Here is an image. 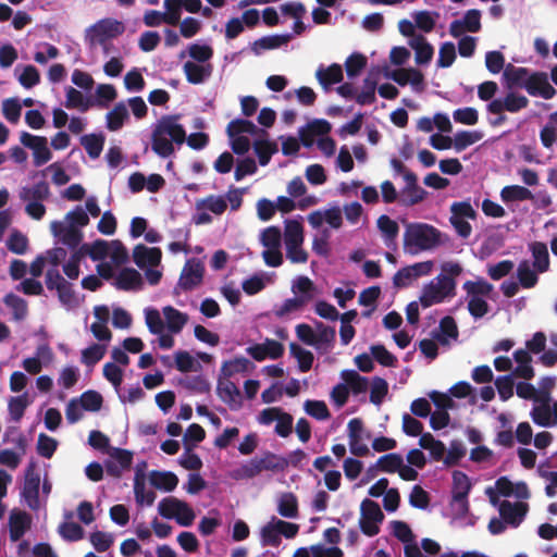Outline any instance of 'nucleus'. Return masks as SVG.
Masks as SVG:
<instances>
[{
  "label": "nucleus",
  "instance_id": "1",
  "mask_svg": "<svg viewBox=\"0 0 557 557\" xmlns=\"http://www.w3.org/2000/svg\"><path fill=\"white\" fill-rule=\"evenodd\" d=\"M177 116H162L151 134V149L161 158H168L174 153L173 143L182 145L186 139L183 125L176 123Z\"/></svg>",
  "mask_w": 557,
  "mask_h": 557
},
{
  "label": "nucleus",
  "instance_id": "2",
  "mask_svg": "<svg viewBox=\"0 0 557 557\" xmlns=\"http://www.w3.org/2000/svg\"><path fill=\"white\" fill-rule=\"evenodd\" d=\"M441 232L425 223H410L404 233V250L409 255H417L440 245Z\"/></svg>",
  "mask_w": 557,
  "mask_h": 557
},
{
  "label": "nucleus",
  "instance_id": "3",
  "mask_svg": "<svg viewBox=\"0 0 557 557\" xmlns=\"http://www.w3.org/2000/svg\"><path fill=\"white\" fill-rule=\"evenodd\" d=\"M456 282L447 275H437L435 280L424 286L420 296V304L423 308H429L435 304L442 302L446 297L455 295Z\"/></svg>",
  "mask_w": 557,
  "mask_h": 557
},
{
  "label": "nucleus",
  "instance_id": "4",
  "mask_svg": "<svg viewBox=\"0 0 557 557\" xmlns=\"http://www.w3.org/2000/svg\"><path fill=\"white\" fill-rule=\"evenodd\" d=\"M125 26L122 22L114 18H102L92 24L86 30V39L90 46L104 45L113 38L122 35Z\"/></svg>",
  "mask_w": 557,
  "mask_h": 557
},
{
  "label": "nucleus",
  "instance_id": "5",
  "mask_svg": "<svg viewBox=\"0 0 557 557\" xmlns=\"http://www.w3.org/2000/svg\"><path fill=\"white\" fill-rule=\"evenodd\" d=\"M360 513L359 527L361 532L370 537L376 535L380 532L379 523L384 520V513L380 505L366 498L360 505Z\"/></svg>",
  "mask_w": 557,
  "mask_h": 557
},
{
  "label": "nucleus",
  "instance_id": "6",
  "mask_svg": "<svg viewBox=\"0 0 557 557\" xmlns=\"http://www.w3.org/2000/svg\"><path fill=\"white\" fill-rule=\"evenodd\" d=\"M45 283L49 290H55L61 304L72 306L76 302L73 284L66 281L58 269H48L45 275Z\"/></svg>",
  "mask_w": 557,
  "mask_h": 557
},
{
  "label": "nucleus",
  "instance_id": "7",
  "mask_svg": "<svg viewBox=\"0 0 557 557\" xmlns=\"http://www.w3.org/2000/svg\"><path fill=\"white\" fill-rule=\"evenodd\" d=\"M20 140L22 145L33 150L35 166H41L51 160L52 153L46 137L22 132Z\"/></svg>",
  "mask_w": 557,
  "mask_h": 557
},
{
  "label": "nucleus",
  "instance_id": "8",
  "mask_svg": "<svg viewBox=\"0 0 557 557\" xmlns=\"http://www.w3.org/2000/svg\"><path fill=\"white\" fill-rule=\"evenodd\" d=\"M203 275V263L197 258H191L186 261L182 270L178 286L185 292L191 290L202 283Z\"/></svg>",
  "mask_w": 557,
  "mask_h": 557
},
{
  "label": "nucleus",
  "instance_id": "9",
  "mask_svg": "<svg viewBox=\"0 0 557 557\" xmlns=\"http://www.w3.org/2000/svg\"><path fill=\"white\" fill-rule=\"evenodd\" d=\"M523 88L530 96L542 97L546 100L552 99L556 95V89L548 82V76L545 72H534L523 84Z\"/></svg>",
  "mask_w": 557,
  "mask_h": 557
},
{
  "label": "nucleus",
  "instance_id": "10",
  "mask_svg": "<svg viewBox=\"0 0 557 557\" xmlns=\"http://www.w3.org/2000/svg\"><path fill=\"white\" fill-rule=\"evenodd\" d=\"M39 474L35 471V465L30 463L26 469L22 497L25 499L27 506L33 510L39 508Z\"/></svg>",
  "mask_w": 557,
  "mask_h": 557
},
{
  "label": "nucleus",
  "instance_id": "11",
  "mask_svg": "<svg viewBox=\"0 0 557 557\" xmlns=\"http://www.w3.org/2000/svg\"><path fill=\"white\" fill-rule=\"evenodd\" d=\"M481 25V12L478 9L468 10L462 20H455L449 25V34L459 38L465 32L478 33Z\"/></svg>",
  "mask_w": 557,
  "mask_h": 557
},
{
  "label": "nucleus",
  "instance_id": "12",
  "mask_svg": "<svg viewBox=\"0 0 557 557\" xmlns=\"http://www.w3.org/2000/svg\"><path fill=\"white\" fill-rule=\"evenodd\" d=\"M246 351L256 361H263L267 358L275 360L283 356L284 346L275 339L267 338L261 344L249 346Z\"/></svg>",
  "mask_w": 557,
  "mask_h": 557
},
{
  "label": "nucleus",
  "instance_id": "13",
  "mask_svg": "<svg viewBox=\"0 0 557 557\" xmlns=\"http://www.w3.org/2000/svg\"><path fill=\"white\" fill-rule=\"evenodd\" d=\"M51 233L61 243L71 249H75L83 240V233L74 225H67L60 221H53L50 225Z\"/></svg>",
  "mask_w": 557,
  "mask_h": 557
},
{
  "label": "nucleus",
  "instance_id": "14",
  "mask_svg": "<svg viewBox=\"0 0 557 557\" xmlns=\"http://www.w3.org/2000/svg\"><path fill=\"white\" fill-rule=\"evenodd\" d=\"M32 517L23 510L13 509L9 516V532L12 542L20 541L30 529Z\"/></svg>",
  "mask_w": 557,
  "mask_h": 557
},
{
  "label": "nucleus",
  "instance_id": "15",
  "mask_svg": "<svg viewBox=\"0 0 557 557\" xmlns=\"http://www.w3.org/2000/svg\"><path fill=\"white\" fill-rule=\"evenodd\" d=\"M528 512V504L510 503L509 500H503L499 505V515L502 519L513 528L520 525Z\"/></svg>",
  "mask_w": 557,
  "mask_h": 557
},
{
  "label": "nucleus",
  "instance_id": "16",
  "mask_svg": "<svg viewBox=\"0 0 557 557\" xmlns=\"http://www.w3.org/2000/svg\"><path fill=\"white\" fill-rule=\"evenodd\" d=\"M161 259L162 251L159 247L149 248L138 244L133 249V260L140 269H145L147 265L158 267L161 263Z\"/></svg>",
  "mask_w": 557,
  "mask_h": 557
},
{
  "label": "nucleus",
  "instance_id": "17",
  "mask_svg": "<svg viewBox=\"0 0 557 557\" xmlns=\"http://www.w3.org/2000/svg\"><path fill=\"white\" fill-rule=\"evenodd\" d=\"M363 422L354 418L348 422L349 447L352 455L363 457L369 454V448L362 443Z\"/></svg>",
  "mask_w": 557,
  "mask_h": 557
},
{
  "label": "nucleus",
  "instance_id": "18",
  "mask_svg": "<svg viewBox=\"0 0 557 557\" xmlns=\"http://www.w3.org/2000/svg\"><path fill=\"white\" fill-rule=\"evenodd\" d=\"M144 282L141 274L133 268H124L117 274L114 286L120 290H139Z\"/></svg>",
  "mask_w": 557,
  "mask_h": 557
},
{
  "label": "nucleus",
  "instance_id": "19",
  "mask_svg": "<svg viewBox=\"0 0 557 557\" xmlns=\"http://www.w3.org/2000/svg\"><path fill=\"white\" fill-rule=\"evenodd\" d=\"M227 379L228 377L219 380L216 394L223 403L231 407V409H238L242 405L240 392L235 383Z\"/></svg>",
  "mask_w": 557,
  "mask_h": 557
},
{
  "label": "nucleus",
  "instance_id": "20",
  "mask_svg": "<svg viewBox=\"0 0 557 557\" xmlns=\"http://www.w3.org/2000/svg\"><path fill=\"white\" fill-rule=\"evenodd\" d=\"M188 83L199 85L205 83L212 74V65L210 63L201 64L194 61H187L183 65Z\"/></svg>",
  "mask_w": 557,
  "mask_h": 557
},
{
  "label": "nucleus",
  "instance_id": "21",
  "mask_svg": "<svg viewBox=\"0 0 557 557\" xmlns=\"http://www.w3.org/2000/svg\"><path fill=\"white\" fill-rule=\"evenodd\" d=\"M258 463L262 471H273V472H282L284 471L289 461L280 455H276L270 450L263 451L260 456H256Z\"/></svg>",
  "mask_w": 557,
  "mask_h": 557
},
{
  "label": "nucleus",
  "instance_id": "22",
  "mask_svg": "<svg viewBox=\"0 0 557 557\" xmlns=\"http://www.w3.org/2000/svg\"><path fill=\"white\" fill-rule=\"evenodd\" d=\"M530 75L529 69L517 67L509 63L504 70L503 78L508 89H512L515 87L523 88V84Z\"/></svg>",
  "mask_w": 557,
  "mask_h": 557
},
{
  "label": "nucleus",
  "instance_id": "23",
  "mask_svg": "<svg viewBox=\"0 0 557 557\" xmlns=\"http://www.w3.org/2000/svg\"><path fill=\"white\" fill-rule=\"evenodd\" d=\"M290 39V34L264 36L252 42L251 50L258 55L262 50L280 48L286 45Z\"/></svg>",
  "mask_w": 557,
  "mask_h": 557
},
{
  "label": "nucleus",
  "instance_id": "24",
  "mask_svg": "<svg viewBox=\"0 0 557 557\" xmlns=\"http://www.w3.org/2000/svg\"><path fill=\"white\" fill-rule=\"evenodd\" d=\"M409 45L414 50L417 64H428L432 60L434 49L424 36H416L410 39Z\"/></svg>",
  "mask_w": 557,
  "mask_h": 557
},
{
  "label": "nucleus",
  "instance_id": "25",
  "mask_svg": "<svg viewBox=\"0 0 557 557\" xmlns=\"http://www.w3.org/2000/svg\"><path fill=\"white\" fill-rule=\"evenodd\" d=\"M529 248L532 252L534 269L540 273L546 272L549 269V253L546 244L533 242Z\"/></svg>",
  "mask_w": 557,
  "mask_h": 557
},
{
  "label": "nucleus",
  "instance_id": "26",
  "mask_svg": "<svg viewBox=\"0 0 557 557\" xmlns=\"http://www.w3.org/2000/svg\"><path fill=\"white\" fill-rule=\"evenodd\" d=\"M163 314L169 331L174 334L180 333L188 322V314L175 309L172 306L164 307Z\"/></svg>",
  "mask_w": 557,
  "mask_h": 557
},
{
  "label": "nucleus",
  "instance_id": "27",
  "mask_svg": "<svg viewBox=\"0 0 557 557\" xmlns=\"http://www.w3.org/2000/svg\"><path fill=\"white\" fill-rule=\"evenodd\" d=\"M226 133L230 138L240 136L244 133L251 134V135H255L258 133H260L262 135H268V133L264 129H258L257 126L251 121L245 120V119H235V120L231 121L227 124Z\"/></svg>",
  "mask_w": 557,
  "mask_h": 557
},
{
  "label": "nucleus",
  "instance_id": "28",
  "mask_svg": "<svg viewBox=\"0 0 557 557\" xmlns=\"http://www.w3.org/2000/svg\"><path fill=\"white\" fill-rule=\"evenodd\" d=\"M150 483L156 488L172 492L178 484V478L170 471L153 470L150 473Z\"/></svg>",
  "mask_w": 557,
  "mask_h": 557
},
{
  "label": "nucleus",
  "instance_id": "29",
  "mask_svg": "<svg viewBox=\"0 0 557 557\" xmlns=\"http://www.w3.org/2000/svg\"><path fill=\"white\" fill-rule=\"evenodd\" d=\"M129 114L124 102L116 103L106 115L107 128L111 132L121 129L124 122L128 120Z\"/></svg>",
  "mask_w": 557,
  "mask_h": 557
},
{
  "label": "nucleus",
  "instance_id": "30",
  "mask_svg": "<svg viewBox=\"0 0 557 557\" xmlns=\"http://www.w3.org/2000/svg\"><path fill=\"white\" fill-rule=\"evenodd\" d=\"M500 198L504 202L533 200L534 196L530 189L520 185H508L500 190Z\"/></svg>",
  "mask_w": 557,
  "mask_h": 557
},
{
  "label": "nucleus",
  "instance_id": "31",
  "mask_svg": "<svg viewBox=\"0 0 557 557\" xmlns=\"http://www.w3.org/2000/svg\"><path fill=\"white\" fill-rule=\"evenodd\" d=\"M315 76L323 87L341 83L344 77L342 66L337 63H333L326 69L319 67Z\"/></svg>",
  "mask_w": 557,
  "mask_h": 557
},
{
  "label": "nucleus",
  "instance_id": "32",
  "mask_svg": "<svg viewBox=\"0 0 557 557\" xmlns=\"http://www.w3.org/2000/svg\"><path fill=\"white\" fill-rule=\"evenodd\" d=\"M106 137L103 134H87L81 137V145L91 159L100 157Z\"/></svg>",
  "mask_w": 557,
  "mask_h": 557
},
{
  "label": "nucleus",
  "instance_id": "33",
  "mask_svg": "<svg viewBox=\"0 0 557 557\" xmlns=\"http://www.w3.org/2000/svg\"><path fill=\"white\" fill-rule=\"evenodd\" d=\"M253 149L262 166L269 164L271 157L278 151L277 144L268 139H257L253 141Z\"/></svg>",
  "mask_w": 557,
  "mask_h": 557
},
{
  "label": "nucleus",
  "instance_id": "34",
  "mask_svg": "<svg viewBox=\"0 0 557 557\" xmlns=\"http://www.w3.org/2000/svg\"><path fill=\"white\" fill-rule=\"evenodd\" d=\"M134 494L136 502L140 505L151 506L156 499V493L152 490H146L145 475L139 472L135 474Z\"/></svg>",
  "mask_w": 557,
  "mask_h": 557
},
{
  "label": "nucleus",
  "instance_id": "35",
  "mask_svg": "<svg viewBox=\"0 0 557 557\" xmlns=\"http://www.w3.org/2000/svg\"><path fill=\"white\" fill-rule=\"evenodd\" d=\"M377 228L384 237L387 246L394 243L399 233V226L396 221L392 220L388 215L382 214L376 221Z\"/></svg>",
  "mask_w": 557,
  "mask_h": 557
},
{
  "label": "nucleus",
  "instance_id": "36",
  "mask_svg": "<svg viewBox=\"0 0 557 557\" xmlns=\"http://www.w3.org/2000/svg\"><path fill=\"white\" fill-rule=\"evenodd\" d=\"M472 484L469 476L459 470L453 472V498H467Z\"/></svg>",
  "mask_w": 557,
  "mask_h": 557
},
{
  "label": "nucleus",
  "instance_id": "37",
  "mask_svg": "<svg viewBox=\"0 0 557 557\" xmlns=\"http://www.w3.org/2000/svg\"><path fill=\"white\" fill-rule=\"evenodd\" d=\"M50 189L46 182H39L33 187H24L20 197L24 201H42L49 197Z\"/></svg>",
  "mask_w": 557,
  "mask_h": 557
},
{
  "label": "nucleus",
  "instance_id": "38",
  "mask_svg": "<svg viewBox=\"0 0 557 557\" xmlns=\"http://www.w3.org/2000/svg\"><path fill=\"white\" fill-rule=\"evenodd\" d=\"M289 351L297 359L301 372H308L312 368L314 356L310 350L302 348L297 343H290Z\"/></svg>",
  "mask_w": 557,
  "mask_h": 557
},
{
  "label": "nucleus",
  "instance_id": "39",
  "mask_svg": "<svg viewBox=\"0 0 557 557\" xmlns=\"http://www.w3.org/2000/svg\"><path fill=\"white\" fill-rule=\"evenodd\" d=\"M277 511L284 518H297L298 500L295 494L284 493L278 500Z\"/></svg>",
  "mask_w": 557,
  "mask_h": 557
},
{
  "label": "nucleus",
  "instance_id": "40",
  "mask_svg": "<svg viewBox=\"0 0 557 557\" xmlns=\"http://www.w3.org/2000/svg\"><path fill=\"white\" fill-rule=\"evenodd\" d=\"M342 377L346 382L348 388H350L354 394L364 393L368 388V379L361 376L355 370H344L342 372Z\"/></svg>",
  "mask_w": 557,
  "mask_h": 557
},
{
  "label": "nucleus",
  "instance_id": "41",
  "mask_svg": "<svg viewBox=\"0 0 557 557\" xmlns=\"http://www.w3.org/2000/svg\"><path fill=\"white\" fill-rule=\"evenodd\" d=\"M462 288L469 297H488L493 292V285L483 278L476 281H467Z\"/></svg>",
  "mask_w": 557,
  "mask_h": 557
},
{
  "label": "nucleus",
  "instance_id": "42",
  "mask_svg": "<svg viewBox=\"0 0 557 557\" xmlns=\"http://www.w3.org/2000/svg\"><path fill=\"white\" fill-rule=\"evenodd\" d=\"M517 276L519 280V284L523 288H532L537 284L539 276L534 270L531 269V265L528 260H522L517 269Z\"/></svg>",
  "mask_w": 557,
  "mask_h": 557
},
{
  "label": "nucleus",
  "instance_id": "43",
  "mask_svg": "<svg viewBox=\"0 0 557 557\" xmlns=\"http://www.w3.org/2000/svg\"><path fill=\"white\" fill-rule=\"evenodd\" d=\"M3 302L13 311V319L16 321L24 320L27 315V302L20 296L9 293L4 296Z\"/></svg>",
  "mask_w": 557,
  "mask_h": 557
},
{
  "label": "nucleus",
  "instance_id": "44",
  "mask_svg": "<svg viewBox=\"0 0 557 557\" xmlns=\"http://www.w3.org/2000/svg\"><path fill=\"white\" fill-rule=\"evenodd\" d=\"M251 362L245 357H236L233 360L223 362L221 373L224 377H231L236 373H244L249 370Z\"/></svg>",
  "mask_w": 557,
  "mask_h": 557
},
{
  "label": "nucleus",
  "instance_id": "45",
  "mask_svg": "<svg viewBox=\"0 0 557 557\" xmlns=\"http://www.w3.org/2000/svg\"><path fill=\"white\" fill-rule=\"evenodd\" d=\"M285 244H302L304 243V227L297 220H286L284 230Z\"/></svg>",
  "mask_w": 557,
  "mask_h": 557
},
{
  "label": "nucleus",
  "instance_id": "46",
  "mask_svg": "<svg viewBox=\"0 0 557 557\" xmlns=\"http://www.w3.org/2000/svg\"><path fill=\"white\" fill-rule=\"evenodd\" d=\"M28 405H29V400H28V395L26 393H24L20 396L11 397L9 399V404H8V409H9L11 419L15 422H18L23 418L24 412H25L26 408L28 407Z\"/></svg>",
  "mask_w": 557,
  "mask_h": 557
},
{
  "label": "nucleus",
  "instance_id": "47",
  "mask_svg": "<svg viewBox=\"0 0 557 557\" xmlns=\"http://www.w3.org/2000/svg\"><path fill=\"white\" fill-rule=\"evenodd\" d=\"M425 196L426 191L419 185L405 186L399 201L406 207H411L421 202Z\"/></svg>",
  "mask_w": 557,
  "mask_h": 557
},
{
  "label": "nucleus",
  "instance_id": "48",
  "mask_svg": "<svg viewBox=\"0 0 557 557\" xmlns=\"http://www.w3.org/2000/svg\"><path fill=\"white\" fill-rule=\"evenodd\" d=\"M304 409L310 417L323 421L331 417V412L323 400L308 399L304 404Z\"/></svg>",
  "mask_w": 557,
  "mask_h": 557
},
{
  "label": "nucleus",
  "instance_id": "49",
  "mask_svg": "<svg viewBox=\"0 0 557 557\" xmlns=\"http://www.w3.org/2000/svg\"><path fill=\"white\" fill-rule=\"evenodd\" d=\"M371 355L375 361L383 367L394 368L397 366V358L389 352L384 345L377 344L370 347Z\"/></svg>",
  "mask_w": 557,
  "mask_h": 557
},
{
  "label": "nucleus",
  "instance_id": "50",
  "mask_svg": "<svg viewBox=\"0 0 557 557\" xmlns=\"http://www.w3.org/2000/svg\"><path fill=\"white\" fill-rule=\"evenodd\" d=\"M78 403L84 410L95 412L101 409L103 398L100 393L89 389L81 395Z\"/></svg>",
  "mask_w": 557,
  "mask_h": 557
},
{
  "label": "nucleus",
  "instance_id": "51",
  "mask_svg": "<svg viewBox=\"0 0 557 557\" xmlns=\"http://www.w3.org/2000/svg\"><path fill=\"white\" fill-rule=\"evenodd\" d=\"M181 385L196 394H207L210 392V383L202 375L187 376L181 380Z\"/></svg>",
  "mask_w": 557,
  "mask_h": 557
},
{
  "label": "nucleus",
  "instance_id": "52",
  "mask_svg": "<svg viewBox=\"0 0 557 557\" xmlns=\"http://www.w3.org/2000/svg\"><path fill=\"white\" fill-rule=\"evenodd\" d=\"M375 89L376 79L371 76L366 77L363 81V89L356 96V101L361 106L374 103L376 100Z\"/></svg>",
  "mask_w": 557,
  "mask_h": 557
},
{
  "label": "nucleus",
  "instance_id": "53",
  "mask_svg": "<svg viewBox=\"0 0 557 557\" xmlns=\"http://www.w3.org/2000/svg\"><path fill=\"white\" fill-rule=\"evenodd\" d=\"M65 107L67 109H79L85 112L89 109L90 103L85 99L84 95L79 90L69 87L66 89Z\"/></svg>",
  "mask_w": 557,
  "mask_h": 557
},
{
  "label": "nucleus",
  "instance_id": "54",
  "mask_svg": "<svg viewBox=\"0 0 557 557\" xmlns=\"http://www.w3.org/2000/svg\"><path fill=\"white\" fill-rule=\"evenodd\" d=\"M261 543L263 546L276 547L281 544V536L277 530L275 518L261 529Z\"/></svg>",
  "mask_w": 557,
  "mask_h": 557
},
{
  "label": "nucleus",
  "instance_id": "55",
  "mask_svg": "<svg viewBox=\"0 0 557 557\" xmlns=\"http://www.w3.org/2000/svg\"><path fill=\"white\" fill-rule=\"evenodd\" d=\"M403 461V457L399 454L391 453L380 457L376 465L381 471L394 473L398 472Z\"/></svg>",
  "mask_w": 557,
  "mask_h": 557
},
{
  "label": "nucleus",
  "instance_id": "56",
  "mask_svg": "<svg viewBox=\"0 0 557 557\" xmlns=\"http://www.w3.org/2000/svg\"><path fill=\"white\" fill-rule=\"evenodd\" d=\"M182 2V0H164L165 12H163V16L166 24L176 26L180 23L183 8Z\"/></svg>",
  "mask_w": 557,
  "mask_h": 557
},
{
  "label": "nucleus",
  "instance_id": "57",
  "mask_svg": "<svg viewBox=\"0 0 557 557\" xmlns=\"http://www.w3.org/2000/svg\"><path fill=\"white\" fill-rule=\"evenodd\" d=\"M106 355V347L100 344H92L82 351V362L88 367H94Z\"/></svg>",
  "mask_w": 557,
  "mask_h": 557
},
{
  "label": "nucleus",
  "instance_id": "58",
  "mask_svg": "<svg viewBox=\"0 0 557 557\" xmlns=\"http://www.w3.org/2000/svg\"><path fill=\"white\" fill-rule=\"evenodd\" d=\"M188 55L196 63L207 64L213 57V49L209 45L190 44L188 46Z\"/></svg>",
  "mask_w": 557,
  "mask_h": 557
},
{
  "label": "nucleus",
  "instance_id": "59",
  "mask_svg": "<svg viewBox=\"0 0 557 557\" xmlns=\"http://www.w3.org/2000/svg\"><path fill=\"white\" fill-rule=\"evenodd\" d=\"M205 437H206V431L200 424H197V423L190 424L187 428V430L185 432V436H184L185 449L187 451H190L194 448L195 444L202 442L205 440Z\"/></svg>",
  "mask_w": 557,
  "mask_h": 557
},
{
  "label": "nucleus",
  "instance_id": "60",
  "mask_svg": "<svg viewBox=\"0 0 557 557\" xmlns=\"http://www.w3.org/2000/svg\"><path fill=\"white\" fill-rule=\"evenodd\" d=\"M109 244L103 239L95 240L90 246L84 244L82 249H85V252L94 261H99L104 259L109 255Z\"/></svg>",
  "mask_w": 557,
  "mask_h": 557
},
{
  "label": "nucleus",
  "instance_id": "61",
  "mask_svg": "<svg viewBox=\"0 0 557 557\" xmlns=\"http://www.w3.org/2000/svg\"><path fill=\"white\" fill-rule=\"evenodd\" d=\"M466 455V447L463 446L461 441L455 440L450 442V446L448 451L444 458V463L446 467H453L458 465L461 458Z\"/></svg>",
  "mask_w": 557,
  "mask_h": 557
},
{
  "label": "nucleus",
  "instance_id": "62",
  "mask_svg": "<svg viewBox=\"0 0 557 557\" xmlns=\"http://www.w3.org/2000/svg\"><path fill=\"white\" fill-rule=\"evenodd\" d=\"M261 473L260 466L256 457L249 461L243 463L235 472L234 478L237 480H249L253 479Z\"/></svg>",
  "mask_w": 557,
  "mask_h": 557
},
{
  "label": "nucleus",
  "instance_id": "63",
  "mask_svg": "<svg viewBox=\"0 0 557 557\" xmlns=\"http://www.w3.org/2000/svg\"><path fill=\"white\" fill-rule=\"evenodd\" d=\"M27 246L28 239L20 231L12 232L7 240L8 249L16 255H24L27 250Z\"/></svg>",
  "mask_w": 557,
  "mask_h": 557
},
{
  "label": "nucleus",
  "instance_id": "64",
  "mask_svg": "<svg viewBox=\"0 0 557 557\" xmlns=\"http://www.w3.org/2000/svg\"><path fill=\"white\" fill-rule=\"evenodd\" d=\"M367 65V58L361 53L350 54L346 62V73L349 77L358 76Z\"/></svg>",
  "mask_w": 557,
  "mask_h": 557
}]
</instances>
